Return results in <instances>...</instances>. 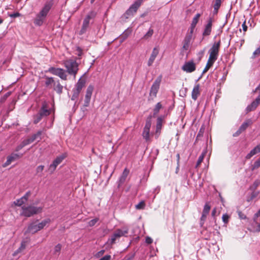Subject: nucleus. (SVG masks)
<instances>
[{"label": "nucleus", "mask_w": 260, "mask_h": 260, "mask_svg": "<svg viewBox=\"0 0 260 260\" xmlns=\"http://www.w3.org/2000/svg\"><path fill=\"white\" fill-rule=\"evenodd\" d=\"M30 195V191H27V192H26V193L22 197H21L23 200L25 201V202H26L28 200V197H29V196Z\"/></svg>", "instance_id": "nucleus-51"}, {"label": "nucleus", "mask_w": 260, "mask_h": 260, "mask_svg": "<svg viewBox=\"0 0 260 260\" xmlns=\"http://www.w3.org/2000/svg\"><path fill=\"white\" fill-rule=\"evenodd\" d=\"M260 55V46L253 53L252 58L254 59Z\"/></svg>", "instance_id": "nucleus-44"}, {"label": "nucleus", "mask_w": 260, "mask_h": 260, "mask_svg": "<svg viewBox=\"0 0 260 260\" xmlns=\"http://www.w3.org/2000/svg\"><path fill=\"white\" fill-rule=\"evenodd\" d=\"M85 81L80 78L75 85L73 90L80 93L82 88L85 86Z\"/></svg>", "instance_id": "nucleus-18"}, {"label": "nucleus", "mask_w": 260, "mask_h": 260, "mask_svg": "<svg viewBox=\"0 0 260 260\" xmlns=\"http://www.w3.org/2000/svg\"><path fill=\"white\" fill-rule=\"evenodd\" d=\"M162 77L159 76L154 81L153 84L152 85L150 91L149 92L150 98L148 100H153L154 98L156 97L157 93L159 89L160 82L161 81Z\"/></svg>", "instance_id": "nucleus-6"}, {"label": "nucleus", "mask_w": 260, "mask_h": 260, "mask_svg": "<svg viewBox=\"0 0 260 260\" xmlns=\"http://www.w3.org/2000/svg\"><path fill=\"white\" fill-rule=\"evenodd\" d=\"M151 116H149L146 121L145 125L144 128H146L147 129H150L151 125Z\"/></svg>", "instance_id": "nucleus-39"}, {"label": "nucleus", "mask_w": 260, "mask_h": 260, "mask_svg": "<svg viewBox=\"0 0 260 260\" xmlns=\"http://www.w3.org/2000/svg\"><path fill=\"white\" fill-rule=\"evenodd\" d=\"M24 147V146H23L22 142H21V144L17 146V147H16V151H18Z\"/></svg>", "instance_id": "nucleus-57"}, {"label": "nucleus", "mask_w": 260, "mask_h": 260, "mask_svg": "<svg viewBox=\"0 0 260 260\" xmlns=\"http://www.w3.org/2000/svg\"><path fill=\"white\" fill-rule=\"evenodd\" d=\"M22 154L19 155L18 154L13 153L11 155L8 156L7 161L3 165V167L4 168L7 167L9 165L11 164V163L14 161L15 160L21 157L22 156Z\"/></svg>", "instance_id": "nucleus-17"}, {"label": "nucleus", "mask_w": 260, "mask_h": 260, "mask_svg": "<svg viewBox=\"0 0 260 260\" xmlns=\"http://www.w3.org/2000/svg\"><path fill=\"white\" fill-rule=\"evenodd\" d=\"M149 133L150 129L144 128L142 136L146 141H148L149 140Z\"/></svg>", "instance_id": "nucleus-34"}, {"label": "nucleus", "mask_w": 260, "mask_h": 260, "mask_svg": "<svg viewBox=\"0 0 260 260\" xmlns=\"http://www.w3.org/2000/svg\"><path fill=\"white\" fill-rule=\"evenodd\" d=\"M72 91H73V94L71 97V100L76 101L78 99L80 93H79L74 90H72Z\"/></svg>", "instance_id": "nucleus-46"}, {"label": "nucleus", "mask_w": 260, "mask_h": 260, "mask_svg": "<svg viewBox=\"0 0 260 260\" xmlns=\"http://www.w3.org/2000/svg\"><path fill=\"white\" fill-rule=\"evenodd\" d=\"M128 228L127 226H124L122 229H118L112 235L111 238L108 239V242L111 244H113L115 243L117 239H118L121 237L125 236L128 233Z\"/></svg>", "instance_id": "nucleus-4"}, {"label": "nucleus", "mask_w": 260, "mask_h": 260, "mask_svg": "<svg viewBox=\"0 0 260 260\" xmlns=\"http://www.w3.org/2000/svg\"><path fill=\"white\" fill-rule=\"evenodd\" d=\"M206 153V151H205L202 153V154L200 155V156L198 158V160L197 161V164H196V167H198L201 163L203 161V160L205 157V155Z\"/></svg>", "instance_id": "nucleus-36"}, {"label": "nucleus", "mask_w": 260, "mask_h": 260, "mask_svg": "<svg viewBox=\"0 0 260 260\" xmlns=\"http://www.w3.org/2000/svg\"><path fill=\"white\" fill-rule=\"evenodd\" d=\"M162 107V106L161 103L160 102L157 103L153 109V116H155L156 114H157L158 113L160 109H161Z\"/></svg>", "instance_id": "nucleus-30"}, {"label": "nucleus", "mask_w": 260, "mask_h": 260, "mask_svg": "<svg viewBox=\"0 0 260 260\" xmlns=\"http://www.w3.org/2000/svg\"><path fill=\"white\" fill-rule=\"evenodd\" d=\"M42 131H38L36 134H34L31 137V139L32 140V142H34L35 140L39 139L38 141H40L41 140V136L42 135Z\"/></svg>", "instance_id": "nucleus-31"}, {"label": "nucleus", "mask_w": 260, "mask_h": 260, "mask_svg": "<svg viewBox=\"0 0 260 260\" xmlns=\"http://www.w3.org/2000/svg\"><path fill=\"white\" fill-rule=\"evenodd\" d=\"M196 26L194 25H190V28H189V32H187L186 35H190L192 37V34L193 32V31L194 30Z\"/></svg>", "instance_id": "nucleus-50"}, {"label": "nucleus", "mask_w": 260, "mask_h": 260, "mask_svg": "<svg viewBox=\"0 0 260 260\" xmlns=\"http://www.w3.org/2000/svg\"><path fill=\"white\" fill-rule=\"evenodd\" d=\"M23 146H25L30 143H31L32 142V140L30 138H27L26 139L24 140L22 142Z\"/></svg>", "instance_id": "nucleus-49"}, {"label": "nucleus", "mask_w": 260, "mask_h": 260, "mask_svg": "<svg viewBox=\"0 0 260 260\" xmlns=\"http://www.w3.org/2000/svg\"><path fill=\"white\" fill-rule=\"evenodd\" d=\"M25 201L23 200V199L21 198L20 199H17L14 202V204L18 206H20L23 204L25 203Z\"/></svg>", "instance_id": "nucleus-43"}, {"label": "nucleus", "mask_w": 260, "mask_h": 260, "mask_svg": "<svg viewBox=\"0 0 260 260\" xmlns=\"http://www.w3.org/2000/svg\"><path fill=\"white\" fill-rule=\"evenodd\" d=\"M242 26L243 31L245 32L247 30V26L246 24V21H244V22L243 23V24L242 25Z\"/></svg>", "instance_id": "nucleus-56"}, {"label": "nucleus", "mask_w": 260, "mask_h": 260, "mask_svg": "<svg viewBox=\"0 0 260 260\" xmlns=\"http://www.w3.org/2000/svg\"><path fill=\"white\" fill-rule=\"evenodd\" d=\"M260 184V181L258 180H255L253 183V185L255 186V187L258 186L259 184Z\"/></svg>", "instance_id": "nucleus-60"}, {"label": "nucleus", "mask_w": 260, "mask_h": 260, "mask_svg": "<svg viewBox=\"0 0 260 260\" xmlns=\"http://www.w3.org/2000/svg\"><path fill=\"white\" fill-rule=\"evenodd\" d=\"M21 251L20 250V248H18L17 250H16L13 254V256H16L18 253L20 252Z\"/></svg>", "instance_id": "nucleus-62"}, {"label": "nucleus", "mask_w": 260, "mask_h": 260, "mask_svg": "<svg viewBox=\"0 0 260 260\" xmlns=\"http://www.w3.org/2000/svg\"><path fill=\"white\" fill-rule=\"evenodd\" d=\"M52 86L53 90L58 94H61L62 93L63 87L61 85L59 80H55Z\"/></svg>", "instance_id": "nucleus-22"}, {"label": "nucleus", "mask_w": 260, "mask_h": 260, "mask_svg": "<svg viewBox=\"0 0 260 260\" xmlns=\"http://www.w3.org/2000/svg\"><path fill=\"white\" fill-rule=\"evenodd\" d=\"M212 18L210 17L208 20V23L205 25L204 30L203 32V36L204 37L208 36L210 35L212 30Z\"/></svg>", "instance_id": "nucleus-16"}, {"label": "nucleus", "mask_w": 260, "mask_h": 260, "mask_svg": "<svg viewBox=\"0 0 260 260\" xmlns=\"http://www.w3.org/2000/svg\"><path fill=\"white\" fill-rule=\"evenodd\" d=\"M220 46V41H218L217 42H215L211 48L209 50L210 60H216L219 50V48Z\"/></svg>", "instance_id": "nucleus-9"}, {"label": "nucleus", "mask_w": 260, "mask_h": 260, "mask_svg": "<svg viewBox=\"0 0 260 260\" xmlns=\"http://www.w3.org/2000/svg\"><path fill=\"white\" fill-rule=\"evenodd\" d=\"M230 216L227 214H224L222 216V219L224 223H227L229 222Z\"/></svg>", "instance_id": "nucleus-48"}, {"label": "nucleus", "mask_w": 260, "mask_h": 260, "mask_svg": "<svg viewBox=\"0 0 260 260\" xmlns=\"http://www.w3.org/2000/svg\"><path fill=\"white\" fill-rule=\"evenodd\" d=\"M48 72L54 75L59 77L63 80H67V75L66 71L62 68H56L54 67H50L48 69Z\"/></svg>", "instance_id": "nucleus-10"}, {"label": "nucleus", "mask_w": 260, "mask_h": 260, "mask_svg": "<svg viewBox=\"0 0 260 260\" xmlns=\"http://www.w3.org/2000/svg\"><path fill=\"white\" fill-rule=\"evenodd\" d=\"M64 156L63 155H60L57 156L53 161L52 164H51L49 168V171L51 173H53L55 170L57 166L60 164L62 161L64 159Z\"/></svg>", "instance_id": "nucleus-13"}, {"label": "nucleus", "mask_w": 260, "mask_h": 260, "mask_svg": "<svg viewBox=\"0 0 260 260\" xmlns=\"http://www.w3.org/2000/svg\"><path fill=\"white\" fill-rule=\"evenodd\" d=\"M145 207V202L143 201L140 202L139 204L135 206L136 208L138 210L143 209H144Z\"/></svg>", "instance_id": "nucleus-42"}, {"label": "nucleus", "mask_w": 260, "mask_h": 260, "mask_svg": "<svg viewBox=\"0 0 260 260\" xmlns=\"http://www.w3.org/2000/svg\"><path fill=\"white\" fill-rule=\"evenodd\" d=\"M215 61V60H210V58H208L206 66L204 68L202 73L204 74L207 72L209 69L213 66Z\"/></svg>", "instance_id": "nucleus-28"}, {"label": "nucleus", "mask_w": 260, "mask_h": 260, "mask_svg": "<svg viewBox=\"0 0 260 260\" xmlns=\"http://www.w3.org/2000/svg\"><path fill=\"white\" fill-rule=\"evenodd\" d=\"M214 4L213 5L214 12L217 13L219 8H220L221 4V0H214Z\"/></svg>", "instance_id": "nucleus-29"}, {"label": "nucleus", "mask_w": 260, "mask_h": 260, "mask_svg": "<svg viewBox=\"0 0 260 260\" xmlns=\"http://www.w3.org/2000/svg\"><path fill=\"white\" fill-rule=\"evenodd\" d=\"M204 51H205V50H201L198 52V56L199 57V60H200L202 58V57H203L204 53Z\"/></svg>", "instance_id": "nucleus-53"}, {"label": "nucleus", "mask_w": 260, "mask_h": 260, "mask_svg": "<svg viewBox=\"0 0 260 260\" xmlns=\"http://www.w3.org/2000/svg\"><path fill=\"white\" fill-rule=\"evenodd\" d=\"M201 16L200 14H197L193 18L191 25L196 26L198 22L200 17Z\"/></svg>", "instance_id": "nucleus-37"}, {"label": "nucleus", "mask_w": 260, "mask_h": 260, "mask_svg": "<svg viewBox=\"0 0 260 260\" xmlns=\"http://www.w3.org/2000/svg\"><path fill=\"white\" fill-rule=\"evenodd\" d=\"M159 53V49L157 47H154L153 49L152 52L151 54L150 58L148 61V66L149 67L152 66L156 57L157 56Z\"/></svg>", "instance_id": "nucleus-20"}, {"label": "nucleus", "mask_w": 260, "mask_h": 260, "mask_svg": "<svg viewBox=\"0 0 260 260\" xmlns=\"http://www.w3.org/2000/svg\"><path fill=\"white\" fill-rule=\"evenodd\" d=\"M95 16V14L93 12H91L86 16L85 18L83 20L81 28L79 32L80 35H82L86 32L87 29L89 27L90 20L93 18Z\"/></svg>", "instance_id": "nucleus-8"}, {"label": "nucleus", "mask_w": 260, "mask_h": 260, "mask_svg": "<svg viewBox=\"0 0 260 260\" xmlns=\"http://www.w3.org/2000/svg\"><path fill=\"white\" fill-rule=\"evenodd\" d=\"M154 32L153 29L151 28H150L147 33L143 36L142 39L145 40H148L153 35Z\"/></svg>", "instance_id": "nucleus-32"}, {"label": "nucleus", "mask_w": 260, "mask_h": 260, "mask_svg": "<svg viewBox=\"0 0 260 260\" xmlns=\"http://www.w3.org/2000/svg\"><path fill=\"white\" fill-rule=\"evenodd\" d=\"M53 6L52 1L46 2L39 13H38L34 20L35 25L40 26L45 22L46 17Z\"/></svg>", "instance_id": "nucleus-1"}, {"label": "nucleus", "mask_w": 260, "mask_h": 260, "mask_svg": "<svg viewBox=\"0 0 260 260\" xmlns=\"http://www.w3.org/2000/svg\"><path fill=\"white\" fill-rule=\"evenodd\" d=\"M45 80V86L46 87L49 88L53 86L54 82L55 81L53 77H46Z\"/></svg>", "instance_id": "nucleus-27"}, {"label": "nucleus", "mask_w": 260, "mask_h": 260, "mask_svg": "<svg viewBox=\"0 0 260 260\" xmlns=\"http://www.w3.org/2000/svg\"><path fill=\"white\" fill-rule=\"evenodd\" d=\"M200 86L199 84L194 85L192 92L191 98L194 101H196L200 94Z\"/></svg>", "instance_id": "nucleus-21"}, {"label": "nucleus", "mask_w": 260, "mask_h": 260, "mask_svg": "<svg viewBox=\"0 0 260 260\" xmlns=\"http://www.w3.org/2000/svg\"><path fill=\"white\" fill-rule=\"evenodd\" d=\"M25 248V245L24 244H23V243H21V245L20 246V247L19 248H20V250L21 251L22 250H23Z\"/></svg>", "instance_id": "nucleus-63"}, {"label": "nucleus", "mask_w": 260, "mask_h": 260, "mask_svg": "<svg viewBox=\"0 0 260 260\" xmlns=\"http://www.w3.org/2000/svg\"><path fill=\"white\" fill-rule=\"evenodd\" d=\"M99 219L98 218H95L94 219H93L91 220H90L88 222V225L90 226H94L95 223L99 221Z\"/></svg>", "instance_id": "nucleus-47"}, {"label": "nucleus", "mask_w": 260, "mask_h": 260, "mask_svg": "<svg viewBox=\"0 0 260 260\" xmlns=\"http://www.w3.org/2000/svg\"><path fill=\"white\" fill-rule=\"evenodd\" d=\"M260 167V159L256 160L251 166V170L253 171L255 169L258 168Z\"/></svg>", "instance_id": "nucleus-41"}, {"label": "nucleus", "mask_w": 260, "mask_h": 260, "mask_svg": "<svg viewBox=\"0 0 260 260\" xmlns=\"http://www.w3.org/2000/svg\"><path fill=\"white\" fill-rule=\"evenodd\" d=\"M216 212H217L216 208H214L212 211V213H211L212 216H215L216 214Z\"/></svg>", "instance_id": "nucleus-61"}, {"label": "nucleus", "mask_w": 260, "mask_h": 260, "mask_svg": "<svg viewBox=\"0 0 260 260\" xmlns=\"http://www.w3.org/2000/svg\"><path fill=\"white\" fill-rule=\"evenodd\" d=\"M252 123V122L251 119H247L242 123L239 129L240 131L243 132L248 127L249 125H251Z\"/></svg>", "instance_id": "nucleus-26"}, {"label": "nucleus", "mask_w": 260, "mask_h": 260, "mask_svg": "<svg viewBox=\"0 0 260 260\" xmlns=\"http://www.w3.org/2000/svg\"><path fill=\"white\" fill-rule=\"evenodd\" d=\"M196 66L193 60L185 62L181 69L186 73H192L196 70Z\"/></svg>", "instance_id": "nucleus-11"}, {"label": "nucleus", "mask_w": 260, "mask_h": 260, "mask_svg": "<svg viewBox=\"0 0 260 260\" xmlns=\"http://www.w3.org/2000/svg\"><path fill=\"white\" fill-rule=\"evenodd\" d=\"M207 214H204L202 213L201 219H200V224L201 226H203L205 220H206Z\"/></svg>", "instance_id": "nucleus-45"}, {"label": "nucleus", "mask_w": 260, "mask_h": 260, "mask_svg": "<svg viewBox=\"0 0 260 260\" xmlns=\"http://www.w3.org/2000/svg\"><path fill=\"white\" fill-rule=\"evenodd\" d=\"M111 259V255H106L101 258H100L99 260H110Z\"/></svg>", "instance_id": "nucleus-55"}, {"label": "nucleus", "mask_w": 260, "mask_h": 260, "mask_svg": "<svg viewBox=\"0 0 260 260\" xmlns=\"http://www.w3.org/2000/svg\"><path fill=\"white\" fill-rule=\"evenodd\" d=\"M38 113H40L42 116L45 117L48 116L50 114V111L47 109V105L44 104Z\"/></svg>", "instance_id": "nucleus-23"}, {"label": "nucleus", "mask_w": 260, "mask_h": 260, "mask_svg": "<svg viewBox=\"0 0 260 260\" xmlns=\"http://www.w3.org/2000/svg\"><path fill=\"white\" fill-rule=\"evenodd\" d=\"M145 242L146 243L150 244H151L153 242V240L149 237H147L146 238Z\"/></svg>", "instance_id": "nucleus-52"}, {"label": "nucleus", "mask_w": 260, "mask_h": 260, "mask_svg": "<svg viewBox=\"0 0 260 260\" xmlns=\"http://www.w3.org/2000/svg\"><path fill=\"white\" fill-rule=\"evenodd\" d=\"M20 15V13L17 12V13H15L11 14L10 15V16L11 17L15 18V17L19 16Z\"/></svg>", "instance_id": "nucleus-59"}, {"label": "nucleus", "mask_w": 260, "mask_h": 260, "mask_svg": "<svg viewBox=\"0 0 260 260\" xmlns=\"http://www.w3.org/2000/svg\"><path fill=\"white\" fill-rule=\"evenodd\" d=\"M260 216V209L257 211V213H256L255 214H254V217L255 218H257L258 217H259Z\"/></svg>", "instance_id": "nucleus-64"}, {"label": "nucleus", "mask_w": 260, "mask_h": 260, "mask_svg": "<svg viewBox=\"0 0 260 260\" xmlns=\"http://www.w3.org/2000/svg\"><path fill=\"white\" fill-rule=\"evenodd\" d=\"M260 104V95L253 101L250 105H248L246 108V113L254 111Z\"/></svg>", "instance_id": "nucleus-14"}, {"label": "nucleus", "mask_w": 260, "mask_h": 260, "mask_svg": "<svg viewBox=\"0 0 260 260\" xmlns=\"http://www.w3.org/2000/svg\"><path fill=\"white\" fill-rule=\"evenodd\" d=\"M129 173V170L126 168H125L123 170L121 175L120 176V177L117 182L118 187H119L122 184H123L124 183Z\"/></svg>", "instance_id": "nucleus-19"}, {"label": "nucleus", "mask_w": 260, "mask_h": 260, "mask_svg": "<svg viewBox=\"0 0 260 260\" xmlns=\"http://www.w3.org/2000/svg\"><path fill=\"white\" fill-rule=\"evenodd\" d=\"M37 221L38 220L30 223L26 232L34 234L44 229L47 225L49 224L51 220L49 218H46L38 223H37Z\"/></svg>", "instance_id": "nucleus-2"}, {"label": "nucleus", "mask_w": 260, "mask_h": 260, "mask_svg": "<svg viewBox=\"0 0 260 260\" xmlns=\"http://www.w3.org/2000/svg\"><path fill=\"white\" fill-rule=\"evenodd\" d=\"M63 64L66 69V72L69 75L73 76L75 79L79 70V63L76 60L70 59L64 60Z\"/></svg>", "instance_id": "nucleus-3"}, {"label": "nucleus", "mask_w": 260, "mask_h": 260, "mask_svg": "<svg viewBox=\"0 0 260 260\" xmlns=\"http://www.w3.org/2000/svg\"><path fill=\"white\" fill-rule=\"evenodd\" d=\"M242 132L240 131L239 129H238V130L233 134V136L234 137H237L240 134H241Z\"/></svg>", "instance_id": "nucleus-58"}, {"label": "nucleus", "mask_w": 260, "mask_h": 260, "mask_svg": "<svg viewBox=\"0 0 260 260\" xmlns=\"http://www.w3.org/2000/svg\"><path fill=\"white\" fill-rule=\"evenodd\" d=\"M44 166L40 165L36 168V174H38L40 176H42V172L44 170Z\"/></svg>", "instance_id": "nucleus-40"}, {"label": "nucleus", "mask_w": 260, "mask_h": 260, "mask_svg": "<svg viewBox=\"0 0 260 260\" xmlns=\"http://www.w3.org/2000/svg\"><path fill=\"white\" fill-rule=\"evenodd\" d=\"M260 152V144L252 149L246 156V159H250L254 155Z\"/></svg>", "instance_id": "nucleus-25"}, {"label": "nucleus", "mask_w": 260, "mask_h": 260, "mask_svg": "<svg viewBox=\"0 0 260 260\" xmlns=\"http://www.w3.org/2000/svg\"><path fill=\"white\" fill-rule=\"evenodd\" d=\"M93 89L94 87L93 85H90L88 86L86 89V94L85 96V100L84 102V107L89 106Z\"/></svg>", "instance_id": "nucleus-12"}, {"label": "nucleus", "mask_w": 260, "mask_h": 260, "mask_svg": "<svg viewBox=\"0 0 260 260\" xmlns=\"http://www.w3.org/2000/svg\"><path fill=\"white\" fill-rule=\"evenodd\" d=\"M163 118L162 117H158L156 120V131L155 136L156 138H158L160 133L161 129L162 127Z\"/></svg>", "instance_id": "nucleus-15"}, {"label": "nucleus", "mask_w": 260, "mask_h": 260, "mask_svg": "<svg viewBox=\"0 0 260 260\" xmlns=\"http://www.w3.org/2000/svg\"><path fill=\"white\" fill-rule=\"evenodd\" d=\"M22 209V212L21 213V215L25 217H30L34 214L41 212L42 208L41 207L29 206L27 207L23 206Z\"/></svg>", "instance_id": "nucleus-5"}, {"label": "nucleus", "mask_w": 260, "mask_h": 260, "mask_svg": "<svg viewBox=\"0 0 260 260\" xmlns=\"http://www.w3.org/2000/svg\"><path fill=\"white\" fill-rule=\"evenodd\" d=\"M62 245L60 244H57L54 248L53 254L58 256L60 254Z\"/></svg>", "instance_id": "nucleus-33"}, {"label": "nucleus", "mask_w": 260, "mask_h": 260, "mask_svg": "<svg viewBox=\"0 0 260 260\" xmlns=\"http://www.w3.org/2000/svg\"><path fill=\"white\" fill-rule=\"evenodd\" d=\"M77 51V54L79 56H80L82 55V50L81 49V48L78 47L77 48V49H76Z\"/></svg>", "instance_id": "nucleus-54"}, {"label": "nucleus", "mask_w": 260, "mask_h": 260, "mask_svg": "<svg viewBox=\"0 0 260 260\" xmlns=\"http://www.w3.org/2000/svg\"><path fill=\"white\" fill-rule=\"evenodd\" d=\"M143 3V0H137L136 1L126 10L124 13V16L126 18H128L131 17H133L137 12L139 8L141 6Z\"/></svg>", "instance_id": "nucleus-7"}, {"label": "nucleus", "mask_w": 260, "mask_h": 260, "mask_svg": "<svg viewBox=\"0 0 260 260\" xmlns=\"http://www.w3.org/2000/svg\"><path fill=\"white\" fill-rule=\"evenodd\" d=\"M210 209H211V207H210L209 203H206L204 205L203 211L202 213L208 215L210 210Z\"/></svg>", "instance_id": "nucleus-38"}, {"label": "nucleus", "mask_w": 260, "mask_h": 260, "mask_svg": "<svg viewBox=\"0 0 260 260\" xmlns=\"http://www.w3.org/2000/svg\"><path fill=\"white\" fill-rule=\"evenodd\" d=\"M43 117L42 116L40 113H38L37 114L34 116V123L37 124L39 123Z\"/></svg>", "instance_id": "nucleus-35"}, {"label": "nucleus", "mask_w": 260, "mask_h": 260, "mask_svg": "<svg viewBox=\"0 0 260 260\" xmlns=\"http://www.w3.org/2000/svg\"><path fill=\"white\" fill-rule=\"evenodd\" d=\"M192 36L190 35H186L184 40H183V49L186 50H187L189 49L190 46V43L191 40L192 39Z\"/></svg>", "instance_id": "nucleus-24"}]
</instances>
